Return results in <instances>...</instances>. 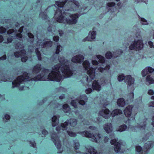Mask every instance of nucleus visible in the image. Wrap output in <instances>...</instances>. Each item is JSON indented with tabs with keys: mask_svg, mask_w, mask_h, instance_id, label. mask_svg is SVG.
<instances>
[{
	"mask_svg": "<svg viewBox=\"0 0 154 154\" xmlns=\"http://www.w3.org/2000/svg\"><path fill=\"white\" fill-rule=\"evenodd\" d=\"M60 63L54 66L52 68L51 72L47 69H44L41 73L36 77H30L27 72H24L23 75L18 77L12 82V88L19 86L24 82L30 80L37 81H55L60 82L62 79V75L65 78H68L72 75V73L69 67V62L65 59L63 56L59 58Z\"/></svg>",
	"mask_w": 154,
	"mask_h": 154,
	"instance_id": "obj_1",
	"label": "nucleus"
},
{
	"mask_svg": "<svg viewBox=\"0 0 154 154\" xmlns=\"http://www.w3.org/2000/svg\"><path fill=\"white\" fill-rule=\"evenodd\" d=\"M57 9L55 12L54 17L57 21L60 23H67L70 24H75L79 17L78 14L69 15L64 10Z\"/></svg>",
	"mask_w": 154,
	"mask_h": 154,
	"instance_id": "obj_2",
	"label": "nucleus"
},
{
	"mask_svg": "<svg viewBox=\"0 0 154 154\" xmlns=\"http://www.w3.org/2000/svg\"><path fill=\"white\" fill-rule=\"evenodd\" d=\"M90 63L87 60H85L83 63V66L85 70H87V73L89 76V77L88 76L87 78H85L86 81L89 83L91 81V80L93 79L95 77V69L89 67L90 66Z\"/></svg>",
	"mask_w": 154,
	"mask_h": 154,
	"instance_id": "obj_3",
	"label": "nucleus"
},
{
	"mask_svg": "<svg viewBox=\"0 0 154 154\" xmlns=\"http://www.w3.org/2000/svg\"><path fill=\"white\" fill-rule=\"evenodd\" d=\"M23 26H22L20 28L18 31L19 33L17 32V30H14L13 29H9L7 32L8 35L12 37L11 38L9 37L8 38V42H11L13 38H16L20 39L22 37V35L21 33L22 32Z\"/></svg>",
	"mask_w": 154,
	"mask_h": 154,
	"instance_id": "obj_4",
	"label": "nucleus"
},
{
	"mask_svg": "<svg viewBox=\"0 0 154 154\" xmlns=\"http://www.w3.org/2000/svg\"><path fill=\"white\" fill-rule=\"evenodd\" d=\"M79 133L82 135L83 136L90 138V140L91 141L96 143H98V141H99V140H97V138H98V140H100V139L101 137V135L100 134H96L94 135L86 131L80 132H79Z\"/></svg>",
	"mask_w": 154,
	"mask_h": 154,
	"instance_id": "obj_5",
	"label": "nucleus"
},
{
	"mask_svg": "<svg viewBox=\"0 0 154 154\" xmlns=\"http://www.w3.org/2000/svg\"><path fill=\"white\" fill-rule=\"evenodd\" d=\"M88 99V98L85 94L83 95L80 96L79 98L77 99L76 101H71L70 104L74 108H76L78 107V103L82 105H83L85 104Z\"/></svg>",
	"mask_w": 154,
	"mask_h": 154,
	"instance_id": "obj_6",
	"label": "nucleus"
},
{
	"mask_svg": "<svg viewBox=\"0 0 154 154\" xmlns=\"http://www.w3.org/2000/svg\"><path fill=\"white\" fill-rule=\"evenodd\" d=\"M143 47V44L142 40L138 39L135 40L129 46V48L131 50H134L139 51L141 50Z\"/></svg>",
	"mask_w": 154,
	"mask_h": 154,
	"instance_id": "obj_7",
	"label": "nucleus"
},
{
	"mask_svg": "<svg viewBox=\"0 0 154 154\" xmlns=\"http://www.w3.org/2000/svg\"><path fill=\"white\" fill-rule=\"evenodd\" d=\"M108 105V104H104L102 109L98 113L99 115L106 119H108L110 117L109 114L110 111L105 107Z\"/></svg>",
	"mask_w": 154,
	"mask_h": 154,
	"instance_id": "obj_8",
	"label": "nucleus"
},
{
	"mask_svg": "<svg viewBox=\"0 0 154 154\" xmlns=\"http://www.w3.org/2000/svg\"><path fill=\"white\" fill-rule=\"evenodd\" d=\"M68 4L69 5L70 7V9H66V5L64 7V8H62L61 10H65L66 11H69V10L72 11L75 10L76 8H78L79 7V3L78 2L75 0H71V1L69 2Z\"/></svg>",
	"mask_w": 154,
	"mask_h": 154,
	"instance_id": "obj_9",
	"label": "nucleus"
},
{
	"mask_svg": "<svg viewBox=\"0 0 154 154\" xmlns=\"http://www.w3.org/2000/svg\"><path fill=\"white\" fill-rule=\"evenodd\" d=\"M51 138L52 140L57 147V149H60L61 147V143L57 134L55 133L52 134Z\"/></svg>",
	"mask_w": 154,
	"mask_h": 154,
	"instance_id": "obj_10",
	"label": "nucleus"
},
{
	"mask_svg": "<svg viewBox=\"0 0 154 154\" xmlns=\"http://www.w3.org/2000/svg\"><path fill=\"white\" fill-rule=\"evenodd\" d=\"M117 139H115L111 140L110 141V143L111 144H114V149L116 152H118L120 151L121 148V143L117 142Z\"/></svg>",
	"mask_w": 154,
	"mask_h": 154,
	"instance_id": "obj_11",
	"label": "nucleus"
},
{
	"mask_svg": "<svg viewBox=\"0 0 154 154\" xmlns=\"http://www.w3.org/2000/svg\"><path fill=\"white\" fill-rule=\"evenodd\" d=\"M41 40H38L37 43V45L41 46L42 48H48L52 46V42L50 41H47L44 42H41Z\"/></svg>",
	"mask_w": 154,
	"mask_h": 154,
	"instance_id": "obj_12",
	"label": "nucleus"
},
{
	"mask_svg": "<svg viewBox=\"0 0 154 154\" xmlns=\"http://www.w3.org/2000/svg\"><path fill=\"white\" fill-rule=\"evenodd\" d=\"M84 59L83 56L81 54H79L73 57L72 59V61L74 63H81Z\"/></svg>",
	"mask_w": 154,
	"mask_h": 154,
	"instance_id": "obj_13",
	"label": "nucleus"
},
{
	"mask_svg": "<svg viewBox=\"0 0 154 154\" xmlns=\"http://www.w3.org/2000/svg\"><path fill=\"white\" fill-rule=\"evenodd\" d=\"M154 145V142L152 141L148 142L146 143L144 146V149H145L146 150H144L142 152V154L144 153V154H146L147 152V151L149 149L152 148Z\"/></svg>",
	"mask_w": 154,
	"mask_h": 154,
	"instance_id": "obj_14",
	"label": "nucleus"
},
{
	"mask_svg": "<svg viewBox=\"0 0 154 154\" xmlns=\"http://www.w3.org/2000/svg\"><path fill=\"white\" fill-rule=\"evenodd\" d=\"M91 32H89V35L86 38L84 39L83 41L84 42L86 41H92L95 38L96 33V32L93 31L90 34Z\"/></svg>",
	"mask_w": 154,
	"mask_h": 154,
	"instance_id": "obj_15",
	"label": "nucleus"
},
{
	"mask_svg": "<svg viewBox=\"0 0 154 154\" xmlns=\"http://www.w3.org/2000/svg\"><path fill=\"white\" fill-rule=\"evenodd\" d=\"M125 82L128 86H132L134 82V79L132 78L131 75H128L125 76Z\"/></svg>",
	"mask_w": 154,
	"mask_h": 154,
	"instance_id": "obj_16",
	"label": "nucleus"
},
{
	"mask_svg": "<svg viewBox=\"0 0 154 154\" xmlns=\"http://www.w3.org/2000/svg\"><path fill=\"white\" fill-rule=\"evenodd\" d=\"M103 128L106 132L109 133L112 132L113 127L112 124L110 123H107L103 125Z\"/></svg>",
	"mask_w": 154,
	"mask_h": 154,
	"instance_id": "obj_17",
	"label": "nucleus"
},
{
	"mask_svg": "<svg viewBox=\"0 0 154 154\" xmlns=\"http://www.w3.org/2000/svg\"><path fill=\"white\" fill-rule=\"evenodd\" d=\"M68 125V122H65L64 123L61 124L60 125H58L56 127V130L58 132H61L60 131L66 130V126Z\"/></svg>",
	"mask_w": 154,
	"mask_h": 154,
	"instance_id": "obj_18",
	"label": "nucleus"
},
{
	"mask_svg": "<svg viewBox=\"0 0 154 154\" xmlns=\"http://www.w3.org/2000/svg\"><path fill=\"white\" fill-rule=\"evenodd\" d=\"M133 107L132 106H128L125 109L124 112L127 117H130L131 114V110Z\"/></svg>",
	"mask_w": 154,
	"mask_h": 154,
	"instance_id": "obj_19",
	"label": "nucleus"
},
{
	"mask_svg": "<svg viewBox=\"0 0 154 154\" xmlns=\"http://www.w3.org/2000/svg\"><path fill=\"white\" fill-rule=\"evenodd\" d=\"M101 85L96 80H94L92 84V88L97 91H99L101 90Z\"/></svg>",
	"mask_w": 154,
	"mask_h": 154,
	"instance_id": "obj_20",
	"label": "nucleus"
},
{
	"mask_svg": "<svg viewBox=\"0 0 154 154\" xmlns=\"http://www.w3.org/2000/svg\"><path fill=\"white\" fill-rule=\"evenodd\" d=\"M60 117L59 115L54 116L52 118V125L53 127H55L59 123V119Z\"/></svg>",
	"mask_w": 154,
	"mask_h": 154,
	"instance_id": "obj_21",
	"label": "nucleus"
},
{
	"mask_svg": "<svg viewBox=\"0 0 154 154\" xmlns=\"http://www.w3.org/2000/svg\"><path fill=\"white\" fill-rule=\"evenodd\" d=\"M26 52L24 50H21L20 51H17L14 53V55L16 57H22L26 54Z\"/></svg>",
	"mask_w": 154,
	"mask_h": 154,
	"instance_id": "obj_22",
	"label": "nucleus"
},
{
	"mask_svg": "<svg viewBox=\"0 0 154 154\" xmlns=\"http://www.w3.org/2000/svg\"><path fill=\"white\" fill-rule=\"evenodd\" d=\"M96 58L97 60L100 63H103L105 62V58L102 56L100 55H97L96 56H94L93 57V59L96 60Z\"/></svg>",
	"mask_w": 154,
	"mask_h": 154,
	"instance_id": "obj_23",
	"label": "nucleus"
},
{
	"mask_svg": "<svg viewBox=\"0 0 154 154\" xmlns=\"http://www.w3.org/2000/svg\"><path fill=\"white\" fill-rule=\"evenodd\" d=\"M41 66L40 64H37L33 68L32 72L33 74H37L39 72L41 69Z\"/></svg>",
	"mask_w": 154,
	"mask_h": 154,
	"instance_id": "obj_24",
	"label": "nucleus"
},
{
	"mask_svg": "<svg viewBox=\"0 0 154 154\" xmlns=\"http://www.w3.org/2000/svg\"><path fill=\"white\" fill-rule=\"evenodd\" d=\"M122 113V112L121 110L118 109H116L112 111L111 114V116L113 117L116 116L118 115H120Z\"/></svg>",
	"mask_w": 154,
	"mask_h": 154,
	"instance_id": "obj_25",
	"label": "nucleus"
},
{
	"mask_svg": "<svg viewBox=\"0 0 154 154\" xmlns=\"http://www.w3.org/2000/svg\"><path fill=\"white\" fill-rule=\"evenodd\" d=\"M86 149L91 154H97V150L92 146H88L86 148Z\"/></svg>",
	"mask_w": 154,
	"mask_h": 154,
	"instance_id": "obj_26",
	"label": "nucleus"
},
{
	"mask_svg": "<svg viewBox=\"0 0 154 154\" xmlns=\"http://www.w3.org/2000/svg\"><path fill=\"white\" fill-rule=\"evenodd\" d=\"M146 120H145L141 122L140 124H138L137 127L141 130H144L146 127Z\"/></svg>",
	"mask_w": 154,
	"mask_h": 154,
	"instance_id": "obj_27",
	"label": "nucleus"
},
{
	"mask_svg": "<svg viewBox=\"0 0 154 154\" xmlns=\"http://www.w3.org/2000/svg\"><path fill=\"white\" fill-rule=\"evenodd\" d=\"M146 84L149 85L151 84H154V80L150 76V75H148L146 78Z\"/></svg>",
	"mask_w": 154,
	"mask_h": 154,
	"instance_id": "obj_28",
	"label": "nucleus"
},
{
	"mask_svg": "<svg viewBox=\"0 0 154 154\" xmlns=\"http://www.w3.org/2000/svg\"><path fill=\"white\" fill-rule=\"evenodd\" d=\"M117 104L121 107H123L125 105V103L124 99L122 98H120L117 101Z\"/></svg>",
	"mask_w": 154,
	"mask_h": 154,
	"instance_id": "obj_29",
	"label": "nucleus"
},
{
	"mask_svg": "<svg viewBox=\"0 0 154 154\" xmlns=\"http://www.w3.org/2000/svg\"><path fill=\"white\" fill-rule=\"evenodd\" d=\"M63 111L65 113H69L70 109L67 104H65L63 106Z\"/></svg>",
	"mask_w": 154,
	"mask_h": 154,
	"instance_id": "obj_30",
	"label": "nucleus"
},
{
	"mask_svg": "<svg viewBox=\"0 0 154 154\" xmlns=\"http://www.w3.org/2000/svg\"><path fill=\"white\" fill-rule=\"evenodd\" d=\"M68 121V122L72 126L74 127L76 125L77 121L75 119H71Z\"/></svg>",
	"mask_w": 154,
	"mask_h": 154,
	"instance_id": "obj_31",
	"label": "nucleus"
},
{
	"mask_svg": "<svg viewBox=\"0 0 154 154\" xmlns=\"http://www.w3.org/2000/svg\"><path fill=\"white\" fill-rule=\"evenodd\" d=\"M67 0H65L64 1H63L62 2L56 1V2L55 4L58 7L62 8L63 7L64 5L67 2Z\"/></svg>",
	"mask_w": 154,
	"mask_h": 154,
	"instance_id": "obj_32",
	"label": "nucleus"
},
{
	"mask_svg": "<svg viewBox=\"0 0 154 154\" xmlns=\"http://www.w3.org/2000/svg\"><path fill=\"white\" fill-rule=\"evenodd\" d=\"M127 128V126L125 125H122L120 126L119 128L116 130L117 131L122 132L125 131Z\"/></svg>",
	"mask_w": 154,
	"mask_h": 154,
	"instance_id": "obj_33",
	"label": "nucleus"
},
{
	"mask_svg": "<svg viewBox=\"0 0 154 154\" xmlns=\"http://www.w3.org/2000/svg\"><path fill=\"white\" fill-rule=\"evenodd\" d=\"M39 17L43 20H47L48 17L45 13L41 12L40 13Z\"/></svg>",
	"mask_w": 154,
	"mask_h": 154,
	"instance_id": "obj_34",
	"label": "nucleus"
},
{
	"mask_svg": "<svg viewBox=\"0 0 154 154\" xmlns=\"http://www.w3.org/2000/svg\"><path fill=\"white\" fill-rule=\"evenodd\" d=\"M122 53V51L121 50L119 49L116 51V52L113 53L114 58H116L119 56Z\"/></svg>",
	"mask_w": 154,
	"mask_h": 154,
	"instance_id": "obj_35",
	"label": "nucleus"
},
{
	"mask_svg": "<svg viewBox=\"0 0 154 154\" xmlns=\"http://www.w3.org/2000/svg\"><path fill=\"white\" fill-rule=\"evenodd\" d=\"M28 35L29 38L28 39V41L30 42L31 43H32L34 40V36L33 35L30 33H27Z\"/></svg>",
	"mask_w": 154,
	"mask_h": 154,
	"instance_id": "obj_36",
	"label": "nucleus"
},
{
	"mask_svg": "<svg viewBox=\"0 0 154 154\" xmlns=\"http://www.w3.org/2000/svg\"><path fill=\"white\" fill-rule=\"evenodd\" d=\"M74 142V146L75 149H78L79 146V141L77 140H75L73 141Z\"/></svg>",
	"mask_w": 154,
	"mask_h": 154,
	"instance_id": "obj_37",
	"label": "nucleus"
},
{
	"mask_svg": "<svg viewBox=\"0 0 154 154\" xmlns=\"http://www.w3.org/2000/svg\"><path fill=\"white\" fill-rule=\"evenodd\" d=\"M36 54L38 57V60H42V57H41V54L40 51H39L38 48H36L35 51Z\"/></svg>",
	"mask_w": 154,
	"mask_h": 154,
	"instance_id": "obj_38",
	"label": "nucleus"
},
{
	"mask_svg": "<svg viewBox=\"0 0 154 154\" xmlns=\"http://www.w3.org/2000/svg\"><path fill=\"white\" fill-rule=\"evenodd\" d=\"M110 66L109 65H106V66L103 68V67L99 68L98 69V70L101 72H103L104 70H108L110 69Z\"/></svg>",
	"mask_w": 154,
	"mask_h": 154,
	"instance_id": "obj_39",
	"label": "nucleus"
},
{
	"mask_svg": "<svg viewBox=\"0 0 154 154\" xmlns=\"http://www.w3.org/2000/svg\"><path fill=\"white\" fill-rule=\"evenodd\" d=\"M105 56L107 59H111L112 57H114L113 54L110 51L107 52L105 55Z\"/></svg>",
	"mask_w": 154,
	"mask_h": 154,
	"instance_id": "obj_40",
	"label": "nucleus"
},
{
	"mask_svg": "<svg viewBox=\"0 0 154 154\" xmlns=\"http://www.w3.org/2000/svg\"><path fill=\"white\" fill-rule=\"evenodd\" d=\"M140 19V21L142 25H147L148 24L147 21L144 18L139 17Z\"/></svg>",
	"mask_w": 154,
	"mask_h": 154,
	"instance_id": "obj_41",
	"label": "nucleus"
},
{
	"mask_svg": "<svg viewBox=\"0 0 154 154\" xmlns=\"http://www.w3.org/2000/svg\"><path fill=\"white\" fill-rule=\"evenodd\" d=\"M62 50V47L60 45L57 44L56 48V54H58Z\"/></svg>",
	"mask_w": 154,
	"mask_h": 154,
	"instance_id": "obj_42",
	"label": "nucleus"
},
{
	"mask_svg": "<svg viewBox=\"0 0 154 154\" xmlns=\"http://www.w3.org/2000/svg\"><path fill=\"white\" fill-rule=\"evenodd\" d=\"M55 28L54 26H53L51 25L48 28V30L49 32H51V33L54 34L53 32H55Z\"/></svg>",
	"mask_w": 154,
	"mask_h": 154,
	"instance_id": "obj_43",
	"label": "nucleus"
},
{
	"mask_svg": "<svg viewBox=\"0 0 154 154\" xmlns=\"http://www.w3.org/2000/svg\"><path fill=\"white\" fill-rule=\"evenodd\" d=\"M134 94L133 92H131L127 95V98L128 100H132L134 98Z\"/></svg>",
	"mask_w": 154,
	"mask_h": 154,
	"instance_id": "obj_44",
	"label": "nucleus"
},
{
	"mask_svg": "<svg viewBox=\"0 0 154 154\" xmlns=\"http://www.w3.org/2000/svg\"><path fill=\"white\" fill-rule=\"evenodd\" d=\"M118 80L119 82H121L124 79H125V77L123 74L119 75L118 77Z\"/></svg>",
	"mask_w": 154,
	"mask_h": 154,
	"instance_id": "obj_45",
	"label": "nucleus"
},
{
	"mask_svg": "<svg viewBox=\"0 0 154 154\" xmlns=\"http://www.w3.org/2000/svg\"><path fill=\"white\" fill-rule=\"evenodd\" d=\"M66 132L68 135L70 137H75L76 136L75 133L68 131H67Z\"/></svg>",
	"mask_w": 154,
	"mask_h": 154,
	"instance_id": "obj_46",
	"label": "nucleus"
},
{
	"mask_svg": "<svg viewBox=\"0 0 154 154\" xmlns=\"http://www.w3.org/2000/svg\"><path fill=\"white\" fill-rule=\"evenodd\" d=\"M23 48V46L22 44L20 43H18L16 44L15 46V48L17 49H22Z\"/></svg>",
	"mask_w": 154,
	"mask_h": 154,
	"instance_id": "obj_47",
	"label": "nucleus"
},
{
	"mask_svg": "<svg viewBox=\"0 0 154 154\" xmlns=\"http://www.w3.org/2000/svg\"><path fill=\"white\" fill-rule=\"evenodd\" d=\"M146 69H147L145 68L142 72L141 74L143 77L145 76L148 73V71Z\"/></svg>",
	"mask_w": 154,
	"mask_h": 154,
	"instance_id": "obj_48",
	"label": "nucleus"
},
{
	"mask_svg": "<svg viewBox=\"0 0 154 154\" xmlns=\"http://www.w3.org/2000/svg\"><path fill=\"white\" fill-rule=\"evenodd\" d=\"M136 151L138 152H141L140 153V154H142V152L143 151H142V147L140 146H137L136 147ZM139 154H140V153ZM143 154H144V153H143Z\"/></svg>",
	"mask_w": 154,
	"mask_h": 154,
	"instance_id": "obj_49",
	"label": "nucleus"
},
{
	"mask_svg": "<svg viewBox=\"0 0 154 154\" xmlns=\"http://www.w3.org/2000/svg\"><path fill=\"white\" fill-rule=\"evenodd\" d=\"M29 88V87L27 86H23L22 85L21 86H20L19 88V89L20 91L24 90L27 89H28Z\"/></svg>",
	"mask_w": 154,
	"mask_h": 154,
	"instance_id": "obj_50",
	"label": "nucleus"
},
{
	"mask_svg": "<svg viewBox=\"0 0 154 154\" xmlns=\"http://www.w3.org/2000/svg\"><path fill=\"white\" fill-rule=\"evenodd\" d=\"M145 68L147 69L146 70L148 71V72L151 73L154 71V69L150 67H146Z\"/></svg>",
	"mask_w": 154,
	"mask_h": 154,
	"instance_id": "obj_51",
	"label": "nucleus"
},
{
	"mask_svg": "<svg viewBox=\"0 0 154 154\" xmlns=\"http://www.w3.org/2000/svg\"><path fill=\"white\" fill-rule=\"evenodd\" d=\"M149 134H147L144 137L142 140V141H144L147 140L149 136Z\"/></svg>",
	"mask_w": 154,
	"mask_h": 154,
	"instance_id": "obj_52",
	"label": "nucleus"
},
{
	"mask_svg": "<svg viewBox=\"0 0 154 154\" xmlns=\"http://www.w3.org/2000/svg\"><path fill=\"white\" fill-rule=\"evenodd\" d=\"M21 57V60L22 62H26L28 59L27 57L26 56H25V55Z\"/></svg>",
	"mask_w": 154,
	"mask_h": 154,
	"instance_id": "obj_53",
	"label": "nucleus"
},
{
	"mask_svg": "<svg viewBox=\"0 0 154 154\" xmlns=\"http://www.w3.org/2000/svg\"><path fill=\"white\" fill-rule=\"evenodd\" d=\"M6 29L3 27L0 28V32L1 33H4L6 32Z\"/></svg>",
	"mask_w": 154,
	"mask_h": 154,
	"instance_id": "obj_54",
	"label": "nucleus"
},
{
	"mask_svg": "<svg viewBox=\"0 0 154 154\" xmlns=\"http://www.w3.org/2000/svg\"><path fill=\"white\" fill-rule=\"evenodd\" d=\"M92 91V89L91 88H89L85 90V92L87 94H88L91 93Z\"/></svg>",
	"mask_w": 154,
	"mask_h": 154,
	"instance_id": "obj_55",
	"label": "nucleus"
},
{
	"mask_svg": "<svg viewBox=\"0 0 154 154\" xmlns=\"http://www.w3.org/2000/svg\"><path fill=\"white\" fill-rule=\"evenodd\" d=\"M154 91L152 90L149 89L148 91V94L149 95H152L154 94Z\"/></svg>",
	"mask_w": 154,
	"mask_h": 154,
	"instance_id": "obj_56",
	"label": "nucleus"
},
{
	"mask_svg": "<svg viewBox=\"0 0 154 154\" xmlns=\"http://www.w3.org/2000/svg\"><path fill=\"white\" fill-rule=\"evenodd\" d=\"M59 37L57 36H54L53 38L54 41L56 42H58L59 40Z\"/></svg>",
	"mask_w": 154,
	"mask_h": 154,
	"instance_id": "obj_57",
	"label": "nucleus"
},
{
	"mask_svg": "<svg viewBox=\"0 0 154 154\" xmlns=\"http://www.w3.org/2000/svg\"><path fill=\"white\" fill-rule=\"evenodd\" d=\"M115 4L114 2H109L108 3L107 5L109 7H112L114 6Z\"/></svg>",
	"mask_w": 154,
	"mask_h": 154,
	"instance_id": "obj_58",
	"label": "nucleus"
},
{
	"mask_svg": "<svg viewBox=\"0 0 154 154\" xmlns=\"http://www.w3.org/2000/svg\"><path fill=\"white\" fill-rule=\"evenodd\" d=\"M149 107H154V101L150 102L148 104Z\"/></svg>",
	"mask_w": 154,
	"mask_h": 154,
	"instance_id": "obj_59",
	"label": "nucleus"
},
{
	"mask_svg": "<svg viewBox=\"0 0 154 154\" xmlns=\"http://www.w3.org/2000/svg\"><path fill=\"white\" fill-rule=\"evenodd\" d=\"M7 57L6 55H4L2 57H0V60H4L6 59Z\"/></svg>",
	"mask_w": 154,
	"mask_h": 154,
	"instance_id": "obj_60",
	"label": "nucleus"
},
{
	"mask_svg": "<svg viewBox=\"0 0 154 154\" xmlns=\"http://www.w3.org/2000/svg\"><path fill=\"white\" fill-rule=\"evenodd\" d=\"M59 91L61 92H65L66 91V90L65 88H63L60 87L59 88Z\"/></svg>",
	"mask_w": 154,
	"mask_h": 154,
	"instance_id": "obj_61",
	"label": "nucleus"
},
{
	"mask_svg": "<svg viewBox=\"0 0 154 154\" xmlns=\"http://www.w3.org/2000/svg\"><path fill=\"white\" fill-rule=\"evenodd\" d=\"M92 63L94 65H97L98 63V62L96 60H92Z\"/></svg>",
	"mask_w": 154,
	"mask_h": 154,
	"instance_id": "obj_62",
	"label": "nucleus"
},
{
	"mask_svg": "<svg viewBox=\"0 0 154 154\" xmlns=\"http://www.w3.org/2000/svg\"><path fill=\"white\" fill-rule=\"evenodd\" d=\"M42 134L44 136L47 134H48V132L45 130H43L42 131Z\"/></svg>",
	"mask_w": 154,
	"mask_h": 154,
	"instance_id": "obj_63",
	"label": "nucleus"
},
{
	"mask_svg": "<svg viewBox=\"0 0 154 154\" xmlns=\"http://www.w3.org/2000/svg\"><path fill=\"white\" fill-rule=\"evenodd\" d=\"M30 146H32L33 147H35L36 146V143L34 141L33 142H30Z\"/></svg>",
	"mask_w": 154,
	"mask_h": 154,
	"instance_id": "obj_64",
	"label": "nucleus"
}]
</instances>
